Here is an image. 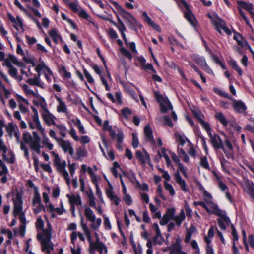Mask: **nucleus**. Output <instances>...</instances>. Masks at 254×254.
Here are the masks:
<instances>
[{
  "instance_id": "nucleus-1",
  "label": "nucleus",
  "mask_w": 254,
  "mask_h": 254,
  "mask_svg": "<svg viewBox=\"0 0 254 254\" xmlns=\"http://www.w3.org/2000/svg\"><path fill=\"white\" fill-rule=\"evenodd\" d=\"M44 229V222L41 217H39L35 223V226L37 230L38 234L37 239L41 242L42 250L48 254H50L53 250V245L51 241V228Z\"/></svg>"
},
{
  "instance_id": "nucleus-2",
  "label": "nucleus",
  "mask_w": 254,
  "mask_h": 254,
  "mask_svg": "<svg viewBox=\"0 0 254 254\" xmlns=\"http://www.w3.org/2000/svg\"><path fill=\"white\" fill-rule=\"evenodd\" d=\"M14 202V215L18 216L21 222L19 227V234L21 237H24L25 234L26 219L25 217V213L23 211V201L21 194L17 192L13 199Z\"/></svg>"
},
{
  "instance_id": "nucleus-3",
  "label": "nucleus",
  "mask_w": 254,
  "mask_h": 254,
  "mask_svg": "<svg viewBox=\"0 0 254 254\" xmlns=\"http://www.w3.org/2000/svg\"><path fill=\"white\" fill-rule=\"evenodd\" d=\"M22 138L29 145L31 150L38 154L41 152V138L36 131L32 132V136L29 132H25L23 133Z\"/></svg>"
},
{
  "instance_id": "nucleus-4",
  "label": "nucleus",
  "mask_w": 254,
  "mask_h": 254,
  "mask_svg": "<svg viewBox=\"0 0 254 254\" xmlns=\"http://www.w3.org/2000/svg\"><path fill=\"white\" fill-rule=\"evenodd\" d=\"M84 215L86 219L91 222V228L93 230H98L102 223V219L100 218L96 219V216L93 211L87 206H84Z\"/></svg>"
},
{
  "instance_id": "nucleus-5",
  "label": "nucleus",
  "mask_w": 254,
  "mask_h": 254,
  "mask_svg": "<svg viewBox=\"0 0 254 254\" xmlns=\"http://www.w3.org/2000/svg\"><path fill=\"white\" fill-rule=\"evenodd\" d=\"M54 158L53 163L56 167L57 171L62 175L67 171L66 170V162L65 160L62 161L59 155L54 151L51 152Z\"/></svg>"
},
{
  "instance_id": "nucleus-6",
  "label": "nucleus",
  "mask_w": 254,
  "mask_h": 254,
  "mask_svg": "<svg viewBox=\"0 0 254 254\" xmlns=\"http://www.w3.org/2000/svg\"><path fill=\"white\" fill-rule=\"evenodd\" d=\"M155 97L160 103L161 112L166 113L170 110H172L173 107L167 98H164L161 94L157 93H155Z\"/></svg>"
},
{
  "instance_id": "nucleus-7",
  "label": "nucleus",
  "mask_w": 254,
  "mask_h": 254,
  "mask_svg": "<svg viewBox=\"0 0 254 254\" xmlns=\"http://www.w3.org/2000/svg\"><path fill=\"white\" fill-rule=\"evenodd\" d=\"M180 4H181V5L186 9V11L184 12L186 19L190 24L194 26L195 24V19L190 8L189 5L185 0H180Z\"/></svg>"
},
{
  "instance_id": "nucleus-8",
  "label": "nucleus",
  "mask_w": 254,
  "mask_h": 254,
  "mask_svg": "<svg viewBox=\"0 0 254 254\" xmlns=\"http://www.w3.org/2000/svg\"><path fill=\"white\" fill-rule=\"evenodd\" d=\"M110 136L113 138L116 139L117 141V147L118 149L122 150V143L124 137L123 132L119 129L114 130L112 129L109 131Z\"/></svg>"
},
{
  "instance_id": "nucleus-9",
  "label": "nucleus",
  "mask_w": 254,
  "mask_h": 254,
  "mask_svg": "<svg viewBox=\"0 0 254 254\" xmlns=\"http://www.w3.org/2000/svg\"><path fill=\"white\" fill-rule=\"evenodd\" d=\"M97 250L100 254H107L108 253V248L103 242L97 240V242L91 249H89L90 254H95V251Z\"/></svg>"
},
{
  "instance_id": "nucleus-10",
  "label": "nucleus",
  "mask_w": 254,
  "mask_h": 254,
  "mask_svg": "<svg viewBox=\"0 0 254 254\" xmlns=\"http://www.w3.org/2000/svg\"><path fill=\"white\" fill-rule=\"evenodd\" d=\"M213 24L220 34H221V29H222L228 35H230L231 34L230 29L227 27L225 22L221 18L218 17L217 18L214 19Z\"/></svg>"
},
{
  "instance_id": "nucleus-11",
  "label": "nucleus",
  "mask_w": 254,
  "mask_h": 254,
  "mask_svg": "<svg viewBox=\"0 0 254 254\" xmlns=\"http://www.w3.org/2000/svg\"><path fill=\"white\" fill-rule=\"evenodd\" d=\"M57 143L58 145L63 149L64 152H68L71 156L73 155V148L69 141L61 138L58 140Z\"/></svg>"
},
{
  "instance_id": "nucleus-12",
  "label": "nucleus",
  "mask_w": 254,
  "mask_h": 254,
  "mask_svg": "<svg viewBox=\"0 0 254 254\" xmlns=\"http://www.w3.org/2000/svg\"><path fill=\"white\" fill-rule=\"evenodd\" d=\"M210 142L213 148L216 150L223 149V141L220 136L217 134H212L209 133Z\"/></svg>"
},
{
  "instance_id": "nucleus-13",
  "label": "nucleus",
  "mask_w": 254,
  "mask_h": 254,
  "mask_svg": "<svg viewBox=\"0 0 254 254\" xmlns=\"http://www.w3.org/2000/svg\"><path fill=\"white\" fill-rule=\"evenodd\" d=\"M113 3L118 13L125 19L127 22H129L134 17L131 13L125 10L117 2H113Z\"/></svg>"
},
{
  "instance_id": "nucleus-14",
  "label": "nucleus",
  "mask_w": 254,
  "mask_h": 254,
  "mask_svg": "<svg viewBox=\"0 0 254 254\" xmlns=\"http://www.w3.org/2000/svg\"><path fill=\"white\" fill-rule=\"evenodd\" d=\"M80 218H81V226L82 227V230L85 234V235L86 236L88 241L89 242V249H91L93 246L95 244V242H93L92 241V237L91 234L90 232V230L89 228H88L87 224L84 222V218L82 216V215H80Z\"/></svg>"
},
{
  "instance_id": "nucleus-15",
  "label": "nucleus",
  "mask_w": 254,
  "mask_h": 254,
  "mask_svg": "<svg viewBox=\"0 0 254 254\" xmlns=\"http://www.w3.org/2000/svg\"><path fill=\"white\" fill-rule=\"evenodd\" d=\"M66 196L68 199L70 207H75L76 206H78L82 205V200L79 195L67 194Z\"/></svg>"
},
{
  "instance_id": "nucleus-16",
  "label": "nucleus",
  "mask_w": 254,
  "mask_h": 254,
  "mask_svg": "<svg viewBox=\"0 0 254 254\" xmlns=\"http://www.w3.org/2000/svg\"><path fill=\"white\" fill-rule=\"evenodd\" d=\"M223 149H221L226 156L228 158H232L234 155L233 146L230 141L227 139L225 140L224 143H223Z\"/></svg>"
},
{
  "instance_id": "nucleus-17",
  "label": "nucleus",
  "mask_w": 254,
  "mask_h": 254,
  "mask_svg": "<svg viewBox=\"0 0 254 254\" xmlns=\"http://www.w3.org/2000/svg\"><path fill=\"white\" fill-rule=\"evenodd\" d=\"M143 151L144 154L140 151L137 150L136 152L135 156L142 164L145 165L146 163L149 164L150 163L149 155L144 149H143Z\"/></svg>"
},
{
  "instance_id": "nucleus-18",
  "label": "nucleus",
  "mask_w": 254,
  "mask_h": 254,
  "mask_svg": "<svg viewBox=\"0 0 254 254\" xmlns=\"http://www.w3.org/2000/svg\"><path fill=\"white\" fill-rule=\"evenodd\" d=\"M55 98L58 102V105L57 106V112L65 114L66 116H68L69 112L65 103L61 98L57 96H55Z\"/></svg>"
},
{
  "instance_id": "nucleus-19",
  "label": "nucleus",
  "mask_w": 254,
  "mask_h": 254,
  "mask_svg": "<svg viewBox=\"0 0 254 254\" xmlns=\"http://www.w3.org/2000/svg\"><path fill=\"white\" fill-rule=\"evenodd\" d=\"M233 102V107L234 110L239 113H243L245 112L247 107L245 104L241 100H236L233 98L232 100Z\"/></svg>"
},
{
  "instance_id": "nucleus-20",
  "label": "nucleus",
  "mask_w": 254,
  "mask_h": 254,
  "mask_svg": "<svg viewBox=\"0 0 254 254\" xmlns=\"http://www.w3.org/2000/svg\"><path fill=\"white\" fill-rule=\"evenodd\" d=\"M220 217L217 219L219 227L222 229L225 230L227 226L230 223V219L224 213H221L219 215Z\"/></svg>"
},
{
  "instance_id": "nucleus-21",
  "label": "nucleus",
  "mask_w": 254,
  "mask_h": 254,
  "mask_svg": "<svg viewBox=\"0 0 254 254\" xmlns=\"http://www.w3.org/2000/svg\"><path fill=\"white\" fill-rule=\"evenodd\" d=\"M182 240L180 238H178L176 240L175 243L172 244L169 247L170 254H179L182 252V246L181 245Z\"/></svg>"
},
{
  "instance_id": "nucleus-22",
  "label": "nucleus",
  "mask_w": 254,
  "mask_h": 254,
  "mask_svg": "<svg viewBox=\"0 0 254 254\" xmlns=\"http://www.w3.org/2000/svg\"><path fill=\"white\" fill-rule=\"evenodd\" d=\"M109 188L106 190V194L107 197L111 200L114 201L116 205H118L120 203V199L115 195L114 194L113 191V187L111 184L108 183Z\"/></svg>"
},
{
  "instance_id": "nucleus-23",
  "label": "nucleus",
  "mask_w": 254,
  "mask_h": 254,
  "mask_svg": "<svg viewBox=\"0 0 254 254\" xmlns=\"http://www.w3.org/2000/svg\"><path fill=\"white\" fill-rule=\"evenodd\" d=\"M28 124L30 129H37L40 133L45 129L43 127L39 119L32 118V121H29Z\"/></svg>"
},
{
  "instance_id": "nucleus-24",
  "label": "nucleus",
  "mask_w": 254,
  "mask_h": 254,
  "mask_svg": "<svg viewBox=\"0 0 254 254\" xmlns=\"http://www.w3.org/2000/svg\"><path fill=\"white\" fill-rule=\"evenodd\" d=\"M207 209L206 210L209 214H215L217 215H220L222 213V211L218 208V206L212 202L211 200L207 201Z\"/></svg>"
},
{
  "instance_id": "nucleus-25",
  "label": "nucleus",
  "mask_w": 254,
  "mask_h": 254,
  "mask_svg": "<svg viewBox=\"0 0 254 254\" xmlns=\"http://www.w3.org/2000/svg\"><path fill=\"white\" fill-rule=\"evenodd\" d=\"M42 116L44 121L47 124V125H56V124L55 121L56 117L53 115H52L49 112V111H46L45 112H42Z\"/></svg>"
},
{
  "instance_id": "nucleus-26",
  "label": "nucleus",
  "mask_w": 254,
  "mask_h": 254,
  "mask_svg": "<svg viewBox=\"0 0 254 254\" xmlns=\"http://www.w3.org/2000/svg\"><path fill=\"white\" fill-rule=\"evenodd\" d=\"M41 73L38 75L35 74L33 78H29L27 80L26 82L31 85H35L41 88H44V83L40 80Z\"/></svg>"
},
{
  "instance_id": "nucleus-27",
  "label": "nucleus",
  "mask_w": 254,
  "mask_h": 254,
  "mask_svg": "<svg viewBox=\"0 0 254 254\" xmlns=\"http://www.w3.org/2000/svg\"><path fill=\"white\" fill-rule=\"evenodd\" d=\"M7 151V147L5 145L3 140L0 138V152H2V157L4 160L9 163H13L14 162V158L11 156L10 158H7L6 157V154Z\"/></svg>"
},
{
  "instance_id": "nucleus-28",
  "label": "nucleus",
  "mask_w": 254,
  "mask_h": 254,
  "mask_svg": "<svg viewBox=\"0 0 254 254\" xmlns=\"http://www.w3.org/2000/svg\"><path fill=\"white\" fill-rule=\"evenodd\" d=\"M175 178L176 181L179 185L181 189L184 191L187 192L189 190L186 186V182L184 179L182 178L178 171H177V172L175 173Z\"/></svg>"
},
{
  "instance_id": "nucleus-29",
  "label": "nucleus",
  "mask_w": 254,
  "mask_h": 254,
  "mask_svg": "<svg viewBox=\"0 0 254 254\" xmlns=\"http://www.w3.org/2000/svg\"><path fill=\"white\" fill-rule=\"evenodd\" d=\"M193 59L194 61L204 70L208 69L209 72H212V71L208 69L205 58L203 57L198 55L194 56Z\"/></svg>"
},
{
  "instance_id": "nucleus-30",
  "label": "nucleus",
  "mask_w": 254,
  "mask_h": 254,
  "mask_svg": "<svg viewBox=\"0 0 254 254\" xmlns=\"http://www.w3.org/2000/svg\"><path fill=\"white\" fill-rule=\"evenodd\" d=\"M142 15L144 17V20L148 23V25L151 26L152 28L156 30L158 32L161 31V28L159 25L156 24L147 15L146 12H143Z\"/></svg>"
},
{
  "instance_id": "nucleus-31",
  "label": "nucleus",
  "mask_w": 254,
  "mask_h": 254,
  "mask_svg": "<svg viewBox=\"0 0 254 254\" xmlns=\"http://www.w3.org/2000/svg\"><path fill=\"white\" fill-rule=\"evenodd\" d=\"M40 134L42 137L43 144L45 145L49 150H52L53 148V144L50 142L49 139L46 136L45 130L44 129L42 132H41Z\"/></svg>"
},
{
  "instance_id": "nucleus-32",
  "label": "nucleus",
  "mask_w": 254,
  "mask_h": 254,
  "mask_svg": "<svg viewBox=\"0 0 254 254\" xmlns=\"http://www.w3.org/2000/svg\"><path fill=\"white\" fill-rule=\"evenodd\" d=\"M40 134L42 137L43 144L45 145L49 150H52L53 148V144L50 142L49 139L46 136L45 130L44 129L42 132H41Z\"/></svg>"
},
{
  "instance_id": "nucleus-33",
  "label": "nucleus",
  "mask_w": 254,
  "mask_h": 254,
  "mask_svg": "<svg viewBox=\"0 0 254 254\" xmlns=\"http://www.w3.org/2000/svg\"><path fill=\"white\" fill-rule=\"evenodd\" d=\"M238 5L240 8H243L245 10L249 11L251 14V12H253L252 10L254 8V5L250 3H247L243 1H239L237 2Z\"/></svg>"
},
{
  "instance_id": "nucleus-34",
  "label": "nucleus",
  "mask_w": 254,
  "mask_h": 254,
  "mask_svg": "<svg viewBox=\"0 0 254 254\" xmlns=\"http://www.w3.org/2000/svg\"><path fill=\"white\" fill-rule=\"evenodd\" d=\"M158 154L160 157H163L166 162V165L168 167L171 165V160L169 156L166 153V150L164 148H162L158 151Z\"/></svg>"
},
{
  "instance_id": "nucleus-35",
  "label": "nucleus",
  "mask_w": 254,
  "mask_h": 254,
  "mask_svg": "<svg viewBox=\"0 0 254 254\" xmlns=\"http://www.w3.org/2000/svg\"><path fill=\"white\" fill-rule=\"evenodd\" d=\"M185 219V214L184 211L182 210L178 216H174L173 220L176 222V224L178 226H180Z\"/></svg>"
},
{
  "instance_id": "nucleus-36",
  "label": "nucleus",
  "mask_w": 254,
  "mask_h": 254,
  "mask_svg": "<svg viewBox=\"0 0 254 254\" xmlns=\"http://www.w3.org/2000/svg\"><path fill=\"white\" fill-rule=\"evenodd\" d=\"M215 116V118L223 125V126H227L228 124V121L222 113L216 112Z\"/></svg>"
},
{
  "instance_id": "nucleus-37",
  "label": "nucleus",
  "mask_w": 254,
  "mask_h": 254,
  "mask_svg": "<svg viewBox=\"0 0 254 254\" xmlns=\"http://www.w3.org/2000/svg\"><path fill=\"white\" fill-rule=\"evenodd\" d=\"M6 129L7 132L9 134L10 137H11L14 133L18 130L17 126L11 123H8Z\"/></svg>"
},
{
  "instance_id": "nucleus-38",
  "label": "nucleus",
  "mask_w": 254,
  "mask_h": 254,
  "mask_svg": "<svg viewBox=\"0 0 254 254\" xmlns=\"http://www.w3.org/2000/svg\"><path fill=\"white\" fill-rule=\"evenodd\" d=\"M131 29L134 30H137V28H141L142 25L134 17L131 18L129 22H127Z\"/></svg>"
},
{
  "instance_id": "nucleus-39",
  "label": "nucleus",
  "mask_w": 254,
  "mask_h": 254,
  "mask_svg": "<svg viewBox=\"0 0 254 254\" xmlns=\"http://www.w3.org/2000/svg\"><path fill=\"white\" fill-rule=\"evenodd\" d=\"M34 193L32 199V205L41 204V200L40 194L38 192L37 187L34 188Z\"/></svg>"
},
{
  "instance_id": "nucleus-40",
  "label": "nucleus",
  "mask_w": 254,
  "mask_h": 254,
  "mask_svg": "<svg viewBox=\"0 0 254 254\" xmlns=\"http://www.w3.org/2000/svg\"><path fill=\"white\" fill-rule=\"evenodd\" d=\"M245 190L254 200V184L253 183H248L246 186Z\"/></svg>"
},
{
  "instance_id": "nucleus-41",
  "label": "nucleus",
  "mask_w": 254,
  "mask_h": 254,
  "mask_svg": "<svg viewBox=\"0 0 254 254\" xmlns=\"http://www.w3.org/2000/svg\"><path fill=\"white\" fill-rule=\"evenodd\" d=\"M144 131L146 139L149 141L152 142L153 141V136L152 135V131L150 127L149 126H146L144 128Z\"/></svg>"
},
{
  "instance_id": "nucleus-42",
  "label": "nucleus",
  "mask_w": 254,
  "mask_h": 254,
  "mask_svg": "<svg viewBox=\"0 0 254 254\" xmlns=\"http://www.w3.org/2000/svg\"><path fill=\"white\" fill-rule=\"evenodd\" d=\"M35 70L38 73V74H39L40 73V72L42 71L43 73L47 71H50V68L45 64L44 62H42L36 66Z\"/></svg>"
},
{
  "instance_id": "nucleus-43",
  "label": "nucleus",
  "mask_w": 254,
  "mask_h": 254,
  "mask_svg": "<svg viewBox=\"0 0 254 254\" xmlns=\"http://www.w3.org/2000/svg\"><path fill=\"white\" fill-rule=\"evenodd\" d=\"M153 241L154 245H161L164 239L160 233L156 234L155 237L153 238Z\"/></svg>"
},
{
  "instance_id": "nucleus-44",
  "label": "nucleus",
  "mask_w": 254,
  "mask_h": 254,
  "mask_svg": "<svg viewBox=\"0 0 254 254\" xmlns=\"http://www.w3.org/2000/svg\"><path fill=\"white\" fill-rule=\"evenodd\" d=\"M229 64L238 72L240 76H241L243 74L242 70L238 66L237 62L235 60H231L229 62Z\"/></svg>"
},
{
  "instance_id": "nucleus-45",
  "label": "nucleus",
  "mask_w": 254,
  "mask_h": 254,
  "mask_svg": "<svg viewBox=\"0 0 254 254\" xmlns=\"http://www.w3.org/2000/svg\"><path fill=\"white\" fill-rule=\"evenodd\" d=\"M59 71L60 73L62 74L63 77L64 78L70 79L71 77V73L67 71L65 67L64 66H62L60 68Z\"/></svg>"
},
{
  "instance_id": "nucleus-46",
  "label": "nucleus",
  "mask_w": 254,
  "mask_h": 254,
  "mask_svg": "<svg viewBox=\"0 0 254 254\" xmlns=\"http://www.w3.org/2000/svg\"><path fill=\"white\" fill-rule=\"evenodd\" d=\"M49 34L55 43H58V39L60 37V36L58 33V31L55 29H52L49 31Z\"/></svg>"
},
{
  "instance_id": "nucleus-47",
  "label": "nucleus",
  "mask_w": 254,
  "mask_h": 254,
  "mask_svg": "<svg viewBox=\"0 0 254 254\" xmlns=\"http://www.w3.org/2000/svg\"><path fill=\"white\" fill-rule=\"evenodd\" d=\"M2 93L6 98H8L11 94L10 91L5 87L3 83L0 84V95H2Z\"/></svg>"
},
{
  "instance_id": "nucleus-48",
  "label": "nucleus",
  "mask_w": 254,
  "mask_h": 254,
  "mask_svg": "<svg viewBox=\"0 0 254 254\" xmlns=\"http://www.w3.org/2000/svg\"><path fill=\"white\" fill-rule=\"evenodd\" d=\"M57 128L59 130V133L63 137L66 136V128L65 126L63 125H55Z\"/></svg>"
},
{
  "instance_id": "nucleus-49",
  "label": "nucleus",
  "mask_w": 254,
  "mask_h": 254,
  "mask_svg": "<svg viewBox=\"0 0 254 254\" xmlns=\"http://www.w3.org/2000/svg\"><path fill=\"white\" fill-rule=\"evenodd\" d=\"M67 5L74 12H78L81 9V7L78 5L77 1L75 2L67 3Z\"/></svg>"
},
{
  "instance_id": "nucleus-50",
  "label": "nucleus",
  "mask_w": 254,
  "mask_h": 254,
  "mask_svg": "<svg viewBox=\"0 0 254 254\" xmlns=\"http://www.w3.org/2000/svg\"><path fill=\"white\" fill-rule=\"evenodd\" d=\"M32 209L36 214L39 213L43 210H45L44 206L42 204L32 205Z\"/></svg>"
},
{
  "instance_id": "nucleus-51",
  "label": "nucleus",
  "mask_w": 254,
  "mask_h": 254,
  "mask_svg": "<svg viewBox=\"0 0 254 254\" xmlns=\"http://www.w3.org/2000/svg\"><path fill=\"white\" fill-rule=\"evenodd\" d=\"M72 121L74 124L77 125L79 131L80 133L82 134H85L86 133L83 126L81 124L80 121L78 119H77L76 121L74 119H72Z\"/></svg>"
},
{
  "instance_id": "nucleus-52",
  "label": "nucleus",
  "mask_w": 254,
  "mask_h": 254,
  "mask_svg": "<svg viewBox=\"0 0 254 254\" xmlns=\"http://www.w3.org/2000/svg\"><path fill=\"white\" fill-rule=\"evenodd\" d=\"M175 137L177 140L179 142V144L181 146H183L185 144L186 141L188 140L185 136L178 133L175 134Z\"/></svg>"
},
{
  "instance_id": "nucleus-53",
  "label": "nucleus",
  "mask_w": 254,
  "mask_h": 254,
  "mask_svg": "<svg viewBox=\"0 0 254 254\" xmlns=\"http://www.w3.org/2000/svg\"><path fill=\"white\" fill-rule=\"evenodd\" d=\"M213 90L216 93L219 95L220 96L224 97L225 98H227L231 100H233V98L229 96V94L227 93H226L222 90H221L217 88H214Z\"/></svg>"
},
{
  "instance_id": "nucleus-54",
  "label": "nucleus",
  "mask_w": 254,
  "mask_h": 254,
  "mask_svg": "<svg viewBox=\"0 0 254 254\" xmlns=\"http://www.w3.org/2000/svg\"><path fill=\"white\" fill-rule=\"evenodd\" d=\"M15 97L16 98V101L18 103V105L21 104H26V105L29 104L28 101L22 96L16 94L15 95Z\"/></svg>"
},
{
  "instance_id": "nucleus-55",
  "label": "nucleus",
  "mask_w": 254,
  "mask_h": 254,
  "mask_svg": "<svg viewBox=\"0 0 254 254\" xmlns=\"http://www.w3.org/2000/svg\"><path fill=\"white\" fill-rule=\"evenodd\" d=\"M22 89H23V90L26 94L32 95L33 96H36V93L34 91L31 90L27 85L24 84L22 86Z\"/></svg>"
},
{
  "instance_id": "nucleus-56",
  "label": "nucleus",
  "mask_w": 254,
  "mask_h": 254,
  "mask_svg": "<svg viewBox=\"0 0 254 254\" xmlns=\"http://www.w3.org/2000/svg\"><path fill=\"white\" fill-rule=\"evenodd\" d=\"M8 58L11 61V63H13V64L20 67L22 66L23 64V63L21 62H19L13 55H10Z\"/></svg>"
},
{
  "instance_id": "nucleus-57",
  "label": "nucleus",
  "mask_w": 254,
  "mask_h": 254,
  "mask_svg": "<svg viewBox=\"0 0 254 254\" xmlns=\"http://www.w3.org/2000/svg\"><path fill=\"white\" fill-rule=\"evenodd\" d=\"M13 23L15 24L13 25L14 27L17 30H18V27H20L22 29H23V23L19 17H17L16 19H13Z\"/></svg>"
},
{
  "instance_id": "nucleus-58",
  "label": "nucleus",
  "mask_w": 254,
  "mask_h": 254,
  "mask_svg": "<svg viewBox=\"0 0 254 254\" xmlns=\"http://www.w3.org/2000/svg\"><path fill=\"white\" fill-rule=\"evenodd\" d=\"M200 164L202 167H203L205 169H209V165L207 161V158L206 156H204L201 158Z\"/></svg>"
},
{
  "instance_id": "nucleus-59",
  "label": "nucleus",
  "mask_w": 254,
  "mask_h": 254,
  "mask_svg": "<svg viewBox=\"0 0 254 254\" xmlns=\"http://www.w3.org/2000/svg\"><path fill=\"white\" fill-rule=\"evenodd\" d=\"M200 124L202 126L203 128L207 131L208 135L211 133V128L210 125L208 122H205L204 120H201Z\"/></svg>"
},
{
  "instance_id": "nucleus-60",
  "label": "nucleus",
  "mask_w": 254,
  "mask_h": 254,
  "mask_svg": "<svg viewBox=\"0 0 254 254\" xmlns=\"http://www.w3.org/2000/svg\"><path fill=\"white\" fill-rule=\"evenodd\" d=\"M78 13L80 17L84 18L89 21H90L91 18L84 10L81 8Z\"/></svg>"
},
{
  "instance_id": "nucleus-61",
  "label": "nucleus",
  "mask_w": 254,
  "mask_h": 254,
  "mask_svg": "<svg viewBox=\"0 0 254 254\" xmlns=\"http://www.w3.org/2000/svg\"><path fill=\"white\" fill-rule=\"evenodd\" d=\"M122 113L125 118L127 119L131 115L132 111L129 108L127 107L122 110Z\"/></svg>"
},
{
  "instance_id": "nucleus-62",
  "label": "nucleus",
  "mask_w": 254,
  "mask_h": 254,
  "mask_svg": "<svg viewBox=\"0 0 254 254\" xmlns=\"http://www.w3.org/2000/svg\"><path fill=\"white\" fill-rule=\"evenodd\" d=\"M76 152L77 155H78L79 158L85 157L86 156L87 154L86 150L85 149L82 148L81 147H79L78 148H77Z\"/></svg>"
},
{
  "instance_id": "nucleus-63",
  "label": "nucleus",
  "mask_w": 254,
  "mask_h": 254,
  "mask_svg": "<svg viewBox=\"0 0 254 254\" xmlns=\"http://www.w3.org/2000/svg\"><path fill=\"white\" fill-rule=\"evenodd\" d=\"M120 51L121 53L124 55L127 58L129 59H131L132 55L131 53L127 50L125 48L122 47L120 48Z\"/></svg>"
},
{
  "instance_id": "nucleus-64",
  "label": "nucleus",
  "mask_w": 254,
  "mask_h": 254,
  "mask_svg": "<svg viewBox=\"0 0 254 254\" xmlns=\"http://www.w3.org/2000/svg\"><path fill=\"white\" fill-rule=\"evenodd\" d=\"M8 73L12 77L15 78L16 77V76L18 75V71L14 67V66L11 67L8 70Z\"/></svg>"
}]
</instances>
